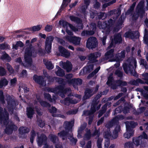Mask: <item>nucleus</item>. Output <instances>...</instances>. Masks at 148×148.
<instances>
[{
	"label": "nucleus",
	"mask_w": 148,
	"mask_h": 148,
	"mask_svg": "<svg viewBox=\"0 0 148 148\" xmlns=\"http://www.w3.org/2000/svg\"><path fill=\"white\" fill-rule=\"evenodd\" d=\"M127 63L123 65V67L125 72L128 73H130L134 76H136V73L134 72L136 66V62L135 59L132 58L129 59Z\"/></svg>",
	"instance_id": "f257e3e1"
},
{
	"label": "nucleus",
	"mask_w": 148,
	"mask_h": 148,
	"mask_svg": "<svg viewBox=\"0 0 148 148\" xmlns=\"http://www.w3.org/2000/svg\"><path fill=\"white\" fill-rule=\"evenodd\" d=\"M73 75L72 74H69L66 75V77L68 79H71Z\"/></svg>",
	"instance_id": "338daca9"
},
{
	"label": "nucleus",
	"mask_w": 148,
	"mask_h": 148,
	"mask_svg": "<svg viewBox=\"0 0 148 148\" xmlns=\"http://www.w3.org/2000/svg\"><path fill=\"white\" fill-rule=\"evenodd\" d=\"M96 25L95 24L94 25V27L92 28V31H84L82 33V36H85L86 35H92L94 34V31L95 30Z\"/></svg>",
	"instance_id": "f3484780"
},
{
	"label": "nucleus",
	"mask_w": 148,
	"mask_h": 148,
	"mask_svg": "<svg viewBox=\"0 0 148 148\" xmlns=\"http://www.w3.org/2000/svg\"><path fill=\"white\" fill-rule=\"evenodd\" d=\"M68 134L65 132L64 131L62 132L58 133V136L64 140L66 136H68Z\"/></svg>",
	"instance_id": "2f4dec72"
},
{
	"label": "nucleus",
	"mask_w": 148,
	"mask_h": 148,
	"mask_svg": "<svg viewBox=\"0 0 148 148\" xmlns=\"http://www.w3.org/2000/svg\"><path fill=\"white\" fill-rule=\"evenodd\" d=\"M140 64L144 66L146 69H147L148 66L146 64V62L145 60L144 59H141L140 60Z\"/></svg>",
	"instance_id": "72a5a7b5"
},
{
	"label": "nucleus",
	"mask_w": 148,
	"mask_h": 148,
	"mask_svg": "<svg viewBox=\"0 0 148 148\" xmlns=\"http://www.w3.org/2000/svg\"><path fill=\"white\" fill-rule=\"evenodd\" d=\"M21 77H25L27 76V73L26 70H23L20 74Z\"/></svg>",
	"instance_id": "e433bc0d"
},
{
	"label": "nucleus",
	"mask_w": 148,
	"mask_h": 148,
	"mask_svg": "<svg viewBox=\"0 0 148 148\" xmlns=\"http://www.w3.org/2000/svg\"><path fill=\"white\" fill-rule=\"evenodd\" d=\"M84 3H85V4L86 5L84 7L83 6L82 7V9H84V10H85L87 8V6L89 5V2L88 1V0H84Z\"/></svg>",
	"instance_id": "09e8293b"
},
{
	"label": "nucleus",
	"mask_w": 148,
	"mask_h": 148,
	"mask_svg": "<svg viewBox=\"0 0 148 148\" xmlns=\"http://www.w3.org/2000/svg\"><path fill=\"white\" fill-rule=\"evenodd\" d=\"M140 137H134L132 139V143L134 144V147H137L140 145Z\"/></svg>",
	"instance_id": "dca6fc26"
},
{
	"label": "nucleus",
	"mask_w": 148,
	"mask_h": 148,
	"mask_svg": "<svg viewBox=\"0 0 148 148\" xmlns=\"http://www.w3.org/2000/svg\"><path fill=\"white\" fill-rule=\"evenodd\" d=\"M66 39L69 42L75 45L79 44L80 41V38L75 36H67L66 37Z\"/></svg>",
	"instance_id": "0eeeda50"
},
{
	"label": "nucleus",
	"mask_w": 148,
	"mask_h": 148,
	"mask_svg": "<svg viewBox=\"0 0 148 148\" xmlns=\"http://www.w3.org/2000/svg\"><path fill=\"white\" fill-rule=\"evenodd\" d=\"M103 139L99 138L97 141V146L98 148H102Z\"/></svg>",
	"instance_id": "473e14b6"
},
{
	"label": "nucleus",
	"mask_w": 148,
	"mask_h": 148,
	"mask_svg": "<svg viewBox=\"0 0 148 148\" xmlns=\"http://www.w3.org/2000/svg\"><path fill=\"white\" fill-rule=\"evenodd\" d=\"M42 27L41 25H38L36 26L33 27L31 29V30L34 32H36L40 30Z\"/></svg>",
	"instance_id": "bb28decb"
},
{
	"label": "nucleus",
	"mask_w": 148,
	"mask_h": 148,
	"mask_svg": "<svg viewBox=\"0 0 148 148\" xmlns=\"http://www.w3.org/2000/svg\"><path fill=\"white\" fill-rule=\"evenodd\" d=\"M6 73L4 69L2 67H0V75L3 76Z\"/></svg>",
	"instance_id": "79ce46f5"
},
{
	"label": "nucleus",
	"mask_w": 148,
	"mask_h": 148,
	"mask_svg": "<svg viewBox=\"0 0 148 148\" xmlns=\"http://www.w3.org/2000/svg\"><path fill=\"white\" fill-rule=\"evenodd\" d=\"M71 92V91L70 89L69 88L65 90L64 91V93L65 94H66L67 95H69L70 93Z\"/></svg>",
	"instance_id": "bf43d9fd"
},
{
	"label": "nucleus",
	"mask_w": 148,
	"mask_h": 148,
	"mask_svg": "<svg viewBox=\"0 0 148 148\" xmlns=\"http://www.w3.org/2000/svg\"><path fill=\"white\" fill-rule=\"evenodd\" d=\"M60 64L61 66L66 69L68 72L70 71L72 69V65L69 61H67L66 63L61 62H60Z\"/></svg>",
	"instance_id": "1a4fd4ad"
},
{
	"label": "nucleus",
	"mask_w": 148,
	"mask_h": 148,
	"mask_svg": "<svg viewBox=\"0 0 148 148\" xmlns=\"http://www.w3.org/2000/svg\"><path fill=\"white\" fill-rule=\"evenodd\" d=\"M103 120V118H101V119L99 120L97 123V125H99L102 122Z\"/></svg>",
	"instance_id": "774afa93"
},
{
	"label": "nucleus",
	"mask_w": 148,
	"mask_h": 148,
	"mask_svg": "<svg viewBox=\"0 0 148 148\" xmlns=\"http://www.w3.org/2000/svg\"><path fill=\"white\" fill-rule=\"evenodd\" d=\"M131 34L132 33L130 32H126L124 36L126 38L131 37L132 38L131 36Z\"/></svg>",
	"instance_id": "4d7b16f0"
},
{
	"label": "nucleus",
	"mask_w": 148,
	"mask_h": 148,
	"mask_svg": "<svg viewBox=\"0 0 148 148\" xmlns=\"http://www.w3.org/2000/svg\"><path fill=\"white\" fill-rule=\"evenodd\" d=\"M19 131L21 134L26 133L29 131V130L26 127H21L19 129Z\"/></svg>",
	"instance_id": "c756f323"
},
{
	"label": "nucleus",
	"mask_w": 148,
	"mask_h": 148,
	"mask_svg": "<svg viewBox=\"0 0 148 148\" xmlns=\"http://www.w3.org/2000/svg\"><path fill=\"white\" fill-rule=\"evenodd\" d=\"M41 105L45 107H49L50 105L47 102L45 101H42L40 102Z\"/></svg>",
	"instance_id": "de8ad7c7"
},
{
	"label": "nucleus",
	"mask_w": 148,
	"mask_h": 148,
	"mask_svg": "<svg viewBox=\"0 0 148 148\" xmlns=\"http://www.w3.org/2000/svg\"><path fill=\"white\" fill-rule=\"evenodd\" d=\"M120 130V127L119 125H117L116 127L114 130L113 132V134L112 136H111V138L110 139H115L118 136V132Z\"/></svg>",
	"instance_id": "2eb2a0df"
},
{
	"label": "nucleus",
	"mask_w": 148,
	"mask_h": 148,
	"mask_svg": "<svg viewBox=\"0 0 148 148\" xmlns=\"http://www.w3.org/2000/svg\"><path fill=\"white\" fill-rule=\"evenodd\" d=\"M105 141L104 143V148H114V145L113 144L110 145L109 139L111 138V135L109 132H106L104 135Z\"/></svg>",
	"instance_id": "39448f33"
},
{
	"label": "nucleus",
	"mask_w": 148,
	"mask_h": 148,
	"mask_svg": "<svg viewBox=\"0 0 148 148\" xmlns=\"http://www.w3.org/2000/svg\"><path fill=\"white\" fill-rule=\"evenodd\" d=\"M9 46L7 44H0V49H5L8 48Z\"/></svg>",
	"instance_id": "4c0bfd02"
},
{
	"label": "nucleus",
	"mask_w": 148,
	"mask_h": 148,
	"mask_svg": "<svg viewBox=\"0 0 148 148\" xmlns=\"http://www.w3.org/2000/svg\"><path fill=\"white\" fill-rule=\"evenodd\" d=\"M33 50V48L32 47L27 48L26 49L24 56L25 62L23 64L24 66L29 67L31 69H32V67H33L34 68L32 69H34L35 67L32 64V61L30 57Z\"/></svg>",
	"instance_id": "f03ea898"
},
{
	"label": "nucleus",
	"mask_w": 148,
	"mask_h": 148,
	"mask_svg": "<svg viewBox=\"0 0 148 148\" xmlns=\"http://www.w3.org/2000/svg\"><path fill=\"white\" fill-rule=\"evenodd\" d=\"M34 113V111L32 108H27V114L29 118H31Z\"/></svg>",
	"instance_id": "b1692460"
},
{
	"label": "nucleus",
	"mask_w": 148,
	"mask_h": 148,
	"mask_svg": "<svg viewBox=\"0 0 148 148\" xmlns=\"http://www.w3.org/2000/svg\"><path fill=\"white\" fill-rule=\"evenodd\" d=\"M91 141H88L87 143L86 148H91Z\"/></svg>",
	"instance_id": "e2e57ef3"
},
{
	"label": "nucleus",
	"mask_w": 148,
	"mask_h": 148,
	"mask_svg": "<svg viewBox=\"0 0 148 148\" xmlns=\"http://www.w3.org/2000/svg\"><path fill=\"white\" fill-rule=\"evenodd\" d=\"M124 147L125 148H134V144L131 142H127L125 143Z\"/></svg>",
	"instance_id": "a878e982"
},
{
	"label": "nucleus",
	"mask_w": 148,
	"mask_h": 148,
	"mask_svg": "<svg viewBox=\"0 0 148 148\" xmlns=\"http://www.w3.org/2000/svg\"><path fill=\"white\" fill-rule=\"evenodd\" d=\"M41 76H38L35 75L33 77V79L36 82L38 83L40 85H42L44 84V82H43Z\"/></svg>",
	"instance_id": "a211bd4d"
},
{
	"label": "nucleus",
	"mask_w": 148,
	"mask_h": 148,
	"mask_svg": "<svg viewBox=\"0 0 148 148\" xmlns=\"http://www.w3.org/2000/svg\"><path fill=\"white\" fill-rule=\"evenodd\" d=\"M16 81V78H14L11 79V84L12 85H14L15 84Z\"/></svg>",
	"instance_id": "052dcab7"
},
{
	"label": "nucleus",
	"mask_w": 148,
	"mask_h": 148,
	"mask_svg": "<svg viewBox=\"0 0 148 148\" xmlns=\"http://www.w3.org/2000/svg\"><path fill=\"white\" fill-rule=\"evenodd\" d=\"M119 57L117 58L115 60H109L110 61H113L116 60L117 61L121 60H122V58H123L125 57V52L123 51L121 52V53H119L118 54Z\"/></svg>",
	"instance_id": "aec40b11"
},
{
	"label": "nucleus",
	"mask_w": 148,
	"mask_h": 148,
	"mask_svg": "<svg viewBox=\"0 0 148 148\" xmlns=\"http://www.w3.org/2000/svg\"><path fill=\"white\" fill-rule=\"evenodd\" d=\"M133 123V122H126V131L124 134V137L125 138L129 139L133 136L134 131L132 129L130 128V127H132L131 125Z\"/></svg>",
	"instance_id": "20e7f679"
},
{
	"label": "nucleus",
	"mask_w": 148,
	"mask_h": 148,
	"mask_svg": "<svg viewBox=\"0 0 148 148\" xmlns=\"http://www.w3.org/2000/svg\"><path fill=\"white\" fill-rule=\"evenodd\" d=\"M113 20L112 19H110L108 21V22L109 23V25H107V23H103L102 24V26L101 27L99 26V27L100 28H104V30L102 31V32L103 33H105L106 34H107L109 33L110 32V29L109 28V25H110V23H112Z\"/></svg>",
	"instance_id": "9d476101"
},
{
	"label": "nucleus",
	"mask_w": 148,
	"mask_h": 148,
	"mask_svg": "<svg viewBox=\"0 0 148 148\" xmlns=\"http://www.w3.org/2000/svg\"><path fill=\"white\" fill-rule=\"evenodd\" d=\"M106 39V36H104L103 38H101V40L102 41L103 44L104 45H105V40Z\"/></svg>",
	"instance_id": "680f3d73"
},
{
	"label": "nucleus",
	"mask_w": 148,
	"mask_h": 148,
	"mask_svg": "<svg viewBox=\"0 0 148 148\" xmlns=\"http://www.w3.org/2000/svg\"><path fill=\"white\" fill-rule=\"evenodd\" d=\"M49 111L51 113H55L56 112V109L54 107H52L51 109H49Z\"/></svg>",
	"instance_id": "864d4df0"
},
{
	"label": "nucleus",
	"mask_w": 148,
	"mask_h": 148,
	"mask_svg": "<svg viewBox=\"0 0 148 148\" xmlns=\"http://www.w3.org/2000/svg\"><path fill=\"white\" fill-rule=\"evenodd\" d=\"M139 137H140V139L141 140L142 139H147V136L144 132H143V134L139 136Z\"/></svg>",
	"instance_id": "58836bf2"
},
{
	"label": "nucleus",
	"mask_w": 148,
	"mask_h": 148,
	"mask_svg": "<svg viewBox=\"0 0 148 148\" xmlns=\"http://www.w3.org/2000/svg\"><path fill=\"white\" fill-rule=\"evenodd\" d=\"M143 75L144 77V79L146 81V83L148 84V73H145L143 74Z\"/></svg>",
	"instance_id": "a19ab883"
},
{
	"label": "nucleus",
	"mask_w": 148,
	"mask_h": 148,
	"mask_svg": "<svg viewBox=\"0 0 148 148\" xmlns=\"http://www.w3.org/2000/svg\"><path fill=\"white\" fill-rule=\"evenodd\" d=\"M100 5L99 3L95 1L94 4V7L95 8H99Z\"/></svg>",
	"instance_id": "8fccbe9b"
},
{
	"label": "nucleus",
	"mask_w": 148,
	"mask_h": 148,
	"mask_svg": "<svg viewBox=\"0 0 148 148\" xmlns=\"http://www.w3.org/2000/svg\"><path fill=\"white\" fill-rule=\"evenodd\" d=\"M58 70L56 72V73L57 75L62 76H63L64 74V71L60 68L58 66H56Z\"/></svg>",
	"instance_id": "5701e85b"
},
{
	"label": "nucleus",
	"mask_w": 148,
	"mask_h": 148,
	"mask_svg": "<svg viewBox=\"0 0 148 148\" xmlns=\"http://www.w3.org/2000/svg\"><path fill=\"white\" fill-rule=\"evenodd\" d=\"M35 132L33 131L32 132L31 136L30 138V142L32 143H33V139L35 136Z\"/></svg>",
	"instance_id": "49530a36"
},
{
	"label": "nucleus",
	"mask_w": 148,
	"mask_h": 148,
	"mask_svg": "<svg viewBox=\"0 0 148 148\" xmlns=\"http://www.w3.org/2000/svg\"><path fill=\"white\" fill-rule=\"evenodd\" d=\"M71 0H63L62 7L64 6H66L68 3L70 2Z\"/></svg>",
	"instance_id": "f704fd0d"
},
{
	"label": "nucleus",
	"mask_w": 148,
	"mask_h": 148,
	"mask_svg": "<svg viewBox=\"0 0 148 148\" xmlns=\"http://www.w3.org/2000/svg\"><path fill=\"white\" fill-rule=\"evenodd\" d=\"M60 25L62 26L65 29L66 32L68 34L70 35H72V33L71 31L68 30L69 28L71 29L74 31L76 32L78 31V29H77L72 25L69 24L66 22L64 21H60L59 22Z\"/></svg>",
	"instance_id": "7ed1b4c3"
},
{
	"label": "nucleus",
	"mask_w": 148,
	"mask_h": 148,
	"mask_svg": "<svg viewBox=\"0 0 148 148\" xmlns=\"http://www.w3.org/2000/svg\"><path fill=\"white\" fill-rule=\"evenodd\" d=\"M86 123H84V127L81 126L80 128H79L78 131V137H80V135L79 134L80 133L81 131L85 128V127L86 126Z\"/></svg>",
	"instance_id": "c9c22d12"
},
{
	"label": "nucleus",
	"mask_w": 148,
	"mask_h": 148,
	"mask_svg": "<svg viewBox=\"0 0 148 148\" xmlns=\"http://www.w3.org/2000/svg\"><path fill=\"white\" fill-rule=\"evenodd\" d=\"M1 58L3 60H6L8 61H9L10 60V57L8 55L5 53H3L2 56L1 57Z\"/></svg>",
	"instance_id": "7c9ffc66"
},
{
	"label": "nucleus",
	"mask_w": 148,
	"mask_h": 148,
	"mask_svg": "<svg viewBox=\"0 0 148 148\" xmlns=\"http://www.w3.org/2000/svg\"><path fill=\"white\" fill-rule=\"evenodd\" d=\"M92 92L91 90L90 89L86 90L85 92V95L84 96V98L87 99L89 97L91 96L92 94H90Z\"/></svg>",
	"instance_id": "c85d7f7f"
},
{
	"label": "nucleus",
	"mask_w": 148,
	"mask_h": 148,
	"mask_svg": "<svg viewBox=\"0 0 148 148\" xmlns=\"http://www.w3.org/2000/svg\"><path fill=\"white\" fill-rule=\"evenodd\" d=\"M6 66L7 69L11 73H13V70L11 66L9 64H7Z\"/></svg>",
	"instance_id": "c03bdc74"
},
{
	"label": "nucleus",
	"mask_w": 148,
	"mask_h": 148,
	"mask_svg": "<svg viewBox=\"0 0 148 148\" xmlns=\"http://www.w3.org/2000/svg\"><path fill=\"white\" fill-rule=\"evenodd\" d=\"M8 82L5 79H2L0 80V88H1L3 86L7 85Z\"/></svg>",
	"instance_id": "cd10ccee"
},
{
	"label": "nucleus",
	"mask_w": 148,
	"mask_h": 148,
	"mask_svg": "<svg viewBox=\"0 0 148 148\" xmlns=\"http://www.w3.org/2000/svg\"><path fill=\"white\" fill-rule=\"evenodd\" d=\"M3 92L2 91L0 90V100L2 101V103H4V101L3 100Z\"/></svg>",
	"instance_id": "603ef678"
},
{
	"label": "nucleus",
	"mask_w": 148,
	"mask_h": 148,
	"mask_svg": "<svg viewBox=\"0 0 148 148\" xmlns=\"http://www.w3.org/2000/svg\"><path fill=\"white\" fill-rule=\"evenodd\" d=\"M66 100L67 101H68L69 103H76L77 102V101L73 100V99H66Z\"/></svg>",
	"instance_id": "5fc2aeb1"
},
{
	"label": "nucleus",
	"mask_w": 148,
	"mask_h": 148,
	"mask_svg": "<svg viewBox=\"0 0 148 148\" xmlns=\"http://www.w3.org/2000/svg\"><path fill=\"white\" fill-rule=\"evenodd\" d=\"M49 138H51V140L52 141L53 143H55V140L57 139V138L55 135H51L49 136Z\"/></svg>",
	"instance_id": "37998d69"
},
{
	"label": "nucleus",
	"mask_w": 148,
	"mask_h": 148,
	"mask_svg": "<svg viewBox=\"0 0 148 148\" xmlns=\"http://www.w3.org/2000/svg\"><path fill=\"white\" fill-rule=\"evenodd\" d=\"M70 18L71 20L72 21L79 23L78 25L77 26L79 27L78 28L79 29H82L83 28V26L82 24L81 23V21L79 19L73 16H70Z\"/></svg>",
	"instance_id": "4468645a"
},
{
	"label": "nucleus",
	"mask_w": 148,
	"mask_h": 148,
	"mask_svg": "<svg viewBox=\"0 0 148 148\" xmlns=\"http://www.w3.org/2000/svg\"><path fill=\"white\" fill-rule=\"evenodd\" d=\"M52 25H47L45 27V30L47 32H50L52 29Z\"/></svg>",
	"instance_id": "ea45409f"
},
{
	"label": "nucleus",
	"mask_w": 148,
	"mask_h": 148,
	"mask_svg": "<svg viewBox=\"0 0 148 148\" xmlns=\"http://www.w3.org/2000/svg\"><path fill=\"white\" fill-rule=\"evenodd\" d=\"M38 125L40 127H42L45 125V123L42 120H40L38 123Z\"/></svg>",
	"instance_id": "3c124183"
},
{
	"label": "nucleus",
	"mask_w": 148,
	"mask_h": 148,
	"mask_svg": "<svg viewBox=\"0 0 148 148\" xmlns=\"http://www.w3.org/2000/svg\"><path fill=\"white\" fill-rule=\"evenodd\" d=\"M68 138L71 141L73 142L74 143H75L76 142V140L72 137V135L71 134L70 137Z\"/></svg>",
	"instance_id": "13d9d810"
},
{
	"label": "nucleus",
	"mask_w": 148,
	"mask_h": 148,
	"mask_svg": "<svg viewBox=\"0 0 148 148\" xmlns=\"http://www.w3.org/2000/svg\"><path fill=\"white\" fill-rule=\"evenodd\" d=\"M53 38L51 36H49L47 38L46 43L45 49L48 53L50 52L51 48V42L53 40Z\"/></svg>",
	"instance_id": "6e6552de"
},
{
	"label": "nucleus",
	"mask_w": 148,
	"mask_h": 148,
	"mask_svg": "<svg viewBox=\"0 0 148 148\" xmlns=\"http://www.w3.org/2000/svg\"><path fill=\"white\" fill-rule=\"evenodd\" d=\"M100 56L101 54L99 53H91L89 56V60L90 63L95 62H96V59Z\"/></svg>",
	"instance_id": "f8f14e48"
},
{
	"label": "nucleus",
	"mask_w": 148,
	"mask_h": 148,
	"mask_svg": "<svg viewBox=\"0 0 148 148\" xmlns=\"http://www.w3.org/2000/svg\"><path fill=\"white\" fill-rule=\"evenodd\" d=\"M8 107H9L8 109V111L10 112L11 114L12 113L13 111V108L12 107V105L8 104Z\"/></svg>",
	"instance_id": "6e6d98bb"
},
{
	"label": "nucleus",
	"mask_w": 148,
	"mask_h": 148,
	"mask_svg": "<svg viewBox=\"0 0 148 148\" xmlns=\"http://www.w3.org/2000/svg\"><path fill=\"white\" fill-rule=\"evenodd\" d=\"M100 69V67H98L94 71L93 73H94V74L98 72V71Z\"/></svg>",
	"instance_id": "69168bd1"
},
{
	"label": "nucleus",
	"mask_w": 148,
	"mask_h": 148,
	"mask_svg": "<svg viewBox=\"0 0 148 148\" xmlns=\"http://www.w3.org/2000/svg\"><path fill=\"white\" fill-rule=\"evenodd\" d=\"M74 122L71 121V122H66L64 123V125L65 126V129L66 131L69 130L71 129L73 125Z\"/></svg>",
	"instance_id": "6ab92c4d"
},
{
	"label": "nucleus",
	"mask_w": 148,
	"mask_h": 148,
	"mask_svg": "<svg viewBox=\"0 0 148 148\" xmlns=\"http://www.w3.org/2000/svg\"><path fill=\"white\" fill-rule=\"evenodd\" d=\"M23 45V44L20 41H17L15 45H13V48L15 49H17L18 47H22Z\"/></svg>",
	"instance_id": "393cba45"
},
{
	"label": "nucleus",
	"mask_w": 148,
	"mask_h": 148,
	"mask_svg": "<svg viewBox=\"0 0 148 148\" xmlns=\"http://www.w3.org/2000/svg\"><path fill=\"white\" fill-rule=\"evenodd\" d=\"M97 44V41L95 38L91 37L89 38L86 43V46L89 49L95 48Z\"/></svg>",
	"instance_id": "423d86ee"
},
{
	"label": "nucleus",
	"mask_w": 148,
	"mask_h": 148,
	"mask_svg": "<svg viewBox=\"0 0 148 148\" xmlns=\"http://www.w3.org/2000/svg\"><path fill=\"white\" fill-rule=\"evenodd\" d=\"M114 50L111 49L108 51L105 54V57L106 59H108L111 58L113 56V52Z\"/></svg>",
	"instance_id": "412c9836"
},
{
	"label": "nucleus",
	"mask_w": 148,
	"mask_h": 148,
	"mask_svg": "<svg viewBox=\"0 0 148 148\" xmlns=\"http://www.w3.org/2000/svg\"><path fill=\"white\" fill-rule=\"evenodd\" d=\"M77 3V1H75L74 3L71 4L70 5V7L71 8H72L75 6Z\"/></svg>",
	"instance_id": "0e129e2a"
},
{
	"label": "nucleus",
	"mask_w": 148,
	"mask_h": 148,
	"mask_svg": "<svg viewBox=\"0 0 148 148\" xmlns=\"http://www.w3.org/2000/svg\"><path fill=\"white\" fill-rule=\"evenodd\" d=\"M59 49L62 56L67 58L69 57L70 55V53L62 47L60 46L59 47Z\"/></svg>",
	"instance_id": "ddd939ff"
},
{
	"label": "nucleus",
	"mask_w": 148,
	"mask_h": 148,
	"mask_svg": "<svg viewBox=\"0 0 148 148\" xmlns=\"http://www.w3.org/2000/svg\"><path fill=\"white\" fill-rule=\"evenodd\" d=\"M43 61L44 64L48 69H51L53 68V66L50 62H48L46 60H44Z\"/></svg>",
	"instance_id": "4be33fe9"
},
{
	"label": "nucleus",
	"mask_w": 148,
	"mask_h": 148,
	"mask_svg": "<svg viewBox=\"0 0 148 148\" xmlns=\"http://www.w3.org/2000/svg\"><path fill=\"white\" fill-rule=\"evenodd\" d=\"M45 138V139L46 138L45 136L44 137L43 139L41 138H38V140H37V142L39 145H41V144L42 143L43 139Z\"/></svg>",
	"instance_id": "a18cd8bd"
},
{
	"label": "nucleus",
	"mask_w": 148,
	"mask_h": 148,
	"mask_svg": "<svg viewBox=\"0 0 148 148\" xmlns=\"http://www.w3.org/2000/svg\"><path fill=\"white\" fill-rule=\"evenodd\" d=\"M122 39L120 34H118L115 36L114 37V40H112L110 46L108 47V49H110L112 46L114 42L115 43H120Z\"/></svg>",
	"instance_id": "9b49d317"
}]
</instances>
